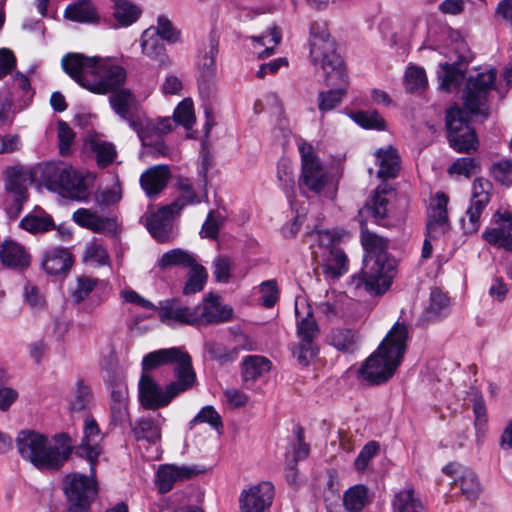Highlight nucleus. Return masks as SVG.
Segmentation results:
<instances>
[{
  "instance_id": "1a4fd4ad",
  "label": "nucleus",
  "mask_w": 512,
  "mask_h": 512,
  "mask_svg": "<svg viewBox=\"0 0 512 512\" xmlns=\"http://www.w3.org/2000/svg\"><path fill=\"white\" fill-rule=\"evenodd\" d=\"M497 70L491 68L484 72L470 75L462 90L464 107L473 115L488 117V97L495 88Z\"/></svg>"
},
{
  "instance_id": "473e14b6",
  "label": "nucleus",
  "mask_w": 512,
  "mask_h": 512,
  "mask_svg": "<svg viewBox=\"0 0 512 512\" xmlns=\"http://www.w3.org/2000/svg\"><path fill=\"white\" fill-rule=\"evenodd\" d=\"M196 262L195 257L180 248H175L164 253L157 261V267L160 270H166L171 267L189 268Z\"/></svg>"
},
{
  "instance_id": "5fc2aeb1",
  "label": "nucleus",
  "mask_w": 512,
  "mask_h": 512,
  "mask_svg": "<svg viewBox=\"0 0 512 512\" xmlns=\"http://www.w3.org/2000/svg\"><path fill=\"white\" fill-rule=\"evenodd\" d=\"M157 33L158 37L169 43H176L180 40V31L177 30L172 22L164 15H161L157 19V26L151 27Z\"/></svg>"
},
{
  "instance_id": "ddd939ff",
  "label": "nucleus",
  "mask_w": 512,
  "mask_h": 512,
  "mask_svg": "<svg viewBox=\"0 0 512 512\" xmlns=\"http://www.w3.org/2000/svg\"><path fill=\"white\" fill-rule=\"evenodd\" d=\"M446 126L450 145L456 151L470 153L476 149V134L463 110L457 106L449 109L446 114Z\"/></svg>"
},
{
  "instance_id": "0eeeda50",
  "label": "nucleus",
  "mask_w": 512,
  "mask_h": 512,
  "mask_svg": "<svg viewBox=\"0 0 512 512\" xmlns=\"http://www.w3.org/2000/svg\"><path fill=\"white\" fill-rule=\"evenodd\" d=\"M310 58L320 64L325 73L326 85L336 84V78L345 80L346 68L336 45L324 23H313L310 28Z\"/></svg>"
},
{
  "instance_id": "5701e85b",
  "label": "nucleus",
  "mask_w": 512,
  "mask_h": 512,
  "mask_svg": "<svg viewBox=\"0 0 512 512\" xmlns=\"http://www.w3.org/2000/svg\"><path fill=\"white\" fill-rule=\"evenodd\" d=\"M166 419L160 414L142 417L135 421L132 432L137 441H147L156 444L161 440V430Z\"/></svg>"
},
{
  "instance_id": "c03bdc74",
  "label": "nucleus",
  "mask_w": 512,
  "mask_h": 512,
  "mask_svg": "<svg viewBox=\"0 0 512 512\" xmlns=\"http://www.w3.org/2000/svg\"><path fill=\"white\" fill-rule=\"evenodd\" d=\"M281 38V30L277 26H272L261 36H252L251 40L265 46V50L259 53V58H265L274 53L275 47L280 43Z\"/></svg>"
},
{
  "instance_id": "de8ad7c7",
  "label": "nucleus",
  "mask_w": 512,
  "mask_h": 512,
  "mask_svg": "<svg viewBox=\"0 0 512 512\" xmlns=\"http://www.w3.org/2000/svg\"><path fill=\"white\" fill-rule=\"evenodd\" d=\"M441 68L443 70V74L439 73L438 76L441 80L440 88L447 92H451L458 88L464 79V72L458 69L455 65H450L448 63L442 64Z\"/></svg>"
},
{
  "instance_id": "6e6552de",
  "label": "nucleus",
  "mask_w": 512,
  "mask_h": 512,
  "mask_svg": "<svg viewBox=\"0 0 512 512\" xmlns=\"http://www.w3.org/2000/svg\"><path fill=\"white\" fill-rule=\"evenodd\" d=\"M165 365H174L176 381L196 383V373L192 365L191 356L181 347L163 348L146 354L142 359L143 373Z\"/></svg>"
},
{
  "instance_id": "e2e57ef3",
  "label": "nucleus",
  "mask_w": 512,
  "mask_h": 512,
  "mask_svg": "<svg viewBox=\"0 0 512 512\" xmlns=\"http://www.w3.org/2000/svg\"><path fill=\"white\" fill-rule=\"evenodd\" d=\"M379 449H380V445L378 442H376V441L368 442L362 448V450L358 454L357 458L355 459L354 466H355L356 470L359 472L364 471L367 468L369 461L375 455H377V453L379 452Z\"/></svg>"
},
{
  "instance_id": "c85d7f7f",
  "label": "nucleus",
  "mask_w": 512,
  "mask_h": 512,
  "mask_svg": "<svg viewBox=\"0 0 512 512\" xmlns=\"http://www.w3.org/2000/svg\"><path fill=\"white\" fill-rule=\"evenodd\" d=\"M64 18L73 22L96 24L100 17L91 0H77L68 5L64 11Z\"/></svg>"
},
{
  "instance_id": "a18cd8bd",
  "label": "nucleus",
  "mask_w": 512,
  "mask_h": 512,
  "mask_svg": "<svg viewBox=\"0 0 512 512\" xmlns=\"http://www.w3.org/2000/svg\"><path fill=\"white\" fill-rule=\"evenodd\" d=\"M204 351L212 360H216L221 364L232 362L237 358V348L229 349L223 343L216 341H208L204 344Z\"/></svg>"
},
{
  "instance_id": "423d86ee",
  "label": "nucleus",
  "mask_w": 512,
  "mask_h": 512,
  "mask_svg": "<svg viewBox=\"0 0 512 512\" xmlns=\"http://www.w3.org/2000/svg\"><path fill=\"white\" fill-rule=\"evenodd\" d=\"M41 177L48 190L77 202H88L91 199L97 180L95 172L72 166L59 169L54 166V162H45Z\"/></svg>"
},
{
  "instance_id": "ea45409f",
  "label": "nucleus",
  "mask_w": 512,
  "mask_h": 512,
  "mask_svg": "<svg viewBox=\"0 0 512 512\" xmlns=\"http://www.w3.org/2000/svg\"><path fill=\"white\" fill-rule=\"evenodd\" d=\"M113 16L122 25L128 26L134 23L140 16L141 10L126 0H112Z\"/></svg>"
},
{
  "instance_id": "6ab92c4d",
  "label": "nucleus",
  "mask_w": 512,
  "mask_h": 512,
  "mask_svg": "<svg viewBox=\"0 0 512 512\" xmlns=\"http://www.w3.org/2000/svg\"><path fill=\"white\" fill-rule=\"evenodd\" d=\"M274 497V486L270 482H261L244 490L240 495L242 512H264Z\"/></svg>"
},
{
  "instance_id": "72a5a7b5",
  "label": "nucleus",
  "mask_w": 512,
  "mask_h": 512,
  "mask_svg": "<svg viewBox=\"0 0 512 512\" xmlns=\"http://www.w3.org/2000/svg\"><path fill=\"white\" fill-rule=\"evenodd\" d=\"M271 368V362L267 358L251 355L242 362V378L244 382L255 381Z\"/></svg>"
},
{
  "instance_id": "cd10ccee",
  "label": "nucleus",
  "mask_w": 512,
  "mask_h": 512,
  "mask_svg": "<svg viewBox=\"0 0 512 512\" xmlns=\"http://www.w3.org/2000/svg\"><path fill=\"white\" fill-rule=\"evenodd\" d=\"M94 402V395L89 383L83 378H78L71 388L68 398L71 412H87Z\"/></svg>"
},
{
  "instance_id": "338daca9",
  "label": "nucleus",
  "mask_w": 512,
  "mask_h": 512,
  "mask_svg": "<svg viewBox=\"0 0 512 512\" xmlns=\"http://www.w3.org/2000/svg\"><path fill=\"white\" fill-rule=\"evenodd\" d=\"M490 172L496 181L505 185L512 184V162H496Z\"/></svg>"
},
{
  "instance_id": "a211bd4d",
  "label": "nucleus",
  "mask_w": 512,
  "mask_h": 512,
  "mask_svg": "<svg viewBox=\"0 0 512 512\" xmlns=\"http://www.w3.org/2000/svg\"><path fill=\"white\" fill-rule=\"evenodd\" d=\"M448 197L443 192L436 193L427 211L426 233L430 239H437L449 230L447 215Z\"/></svg>"
},
{
  "instance_id": "aec40b11",
  "label": "nucleus",
  "mask_w": 512,
  "mask_h": 512,
  "mask_svg": "<svg viewBox=\"0 0 512 512\" xmlns=\"http://www.w3.org/2000/svg\"><path fill=\"white\" fill-rule=\"evenodd\" d=\"M495 228L486 229L482 237L492 246L512 251V213L496 211L494 214Z\"/></svg>"
},
{
  "instance_id": "7c9ffc66",
  "label": "nucleus",
  "mask_w": 512,
  "mask_h": 512,
  "mask_svg": "<svg viewBox=\"0 0 512 512\" xmlns=\"http://www.w3.org/2000/svg\"><path fill=\"white\" fill-rule=\"evenodd\" d=\"M322 263L321 268L327 276L331 278H338L347 272L348 259L342 249L339 247H332L321 255Z\"/></svg>"
},
{
  "instance_id": "20e7f679",
  "label": "nucleus",
  "mask_w": 512,
  "mask_h": 512,
  "mask_svg": "<svg viewBox=\"0 0 512 512\" xmlns=\"http://www.w3.org/2000/svg\"><path fill=\"white\" fill-rule=\"evenodd\" d=\"M21 457L39 470L58 471L72 453V443L65 433L52 439L33 430L21 431L16 438Z\"/></svg>"
},
{
  "instance_id": "c756f323",
  "label": "nucleus",
  "mask_w": 512,
  "mask_h": 512,
  "mask_svg": "<svg viewBox=\"0 0 512 512\" xmlns=\"http://www.w3.org/2000/svg\"><path fill=\"white\" fill-rule=\"evenodd\" d=\"M42 265L48 274L59 275L70 269L72 257L65 248H50L44 254Z\"/></svg>"
},
{
  "instance_id": "a878e982",
  "label": "nucleus",
  "mask_w": 512,
  "mask_h": 512,
  "mask_svg": "<svg viewBox=\"0 0 512 512\" xmlns=\"http://www.w3.org/2000/svg\"><path fill=\"white\" fill-rule=\"evenodd\" d=\"M35 173L19 164L8 167L5 177V190L12 194L29 195L28 186L34 182Z\"/></svg>"
},
{
  "instance_id": "052dcab7",
  "label": "nucleus",
  "mask_w": 512,
  "mask_h": 512,
  "mask_svg": "<svg viewBox=\"0 0 512 512\" xmlns=\"http://www.w3.org/2000/svg\"><path fill=\"white\" fill-rule=\"evenodd\" d=\"M83 260L85 262L104 265L108 262L109 256L106 249L100 243L93 241L86 246Z\"/></svg>"
},
{
  "instance_id": "bb28decb",
  "label": "nucleus",
  "mask_w": 512,
  "mask_h": 512,
  "mask_svg": "<svg viewBox=\"0 0 512 512\" xmlns=\"http://www.w3.org/2000/svg\"><path fill=\"white\" fill-rule=\"evenodd\" d=\"M162 41L154 29H146L141 36V50L151 60L158 62L160 67H168L171 61Z\"/></svg>"
},
{
  "instance_id": "49530a36",
  "label": "nucleus",
  "mask_w": 512,
  "mask_h": 512,
  "mask_svg": "<svg viewBox=\"0 0 512 512\" xmlns=\"http://www.w3.org/2000/svg\"><path fill=\"white\" fill-rule=\"evenodd\" d=\"M330 343L340 351L353 352L357 345V335L350 329H336L330 335Z\"/></svg>"
},
{
  "instance_id": "6e6d98bb",
  "label": "nucleus",
  "mask_w": 512,
  "mask_h": 512,
  "mask_svg": "<svg viewBox=\"0 0 512 512\" xmlns=\"http://www.w3.org/2000/svg\"><path fill=\"white\" fill-rule=\"evenodd\" d=\"M318 348L314 341L300 340L293 349V355L298 363L307 366L317 355Z\"/></svg>"
},
{
  "instance_id": "4468645a",
  "label": "nucleus",
  "mask_w": 512,
  "mask_h": 512,
  "mask_svg": "<svg viewBox=\"0 0 512 512\" xmlns=\"http://www.w3.org/2000/svg\"><path fill=\"white\" fill-rule=\"evenodd\" d=\"M492 184L482 177L476 178L472 185V196L465 216L460 220L466 234L476 233L480 228V217L490 202Z\"/></svg>"
},
{
  "instance_id": "f03ea898",
  "label": "nucleus",
  "mask_w": 512,
  "mask_h": 512,
  "mask_svg": "<svg viewBox=\"0 0 512 512\" xmlns=\"http://www.w3.org/2000/svg\"><path fill=\"white\" fill-rule=\"evenodd\" d=\"M361 244L366 252L360 273L351 277L349 287L355 291L364 290L372 295L385 293L396 274V265L387 254L389 240L361 228Z\"/></svg>"
},
{
  "instance_id": "13d9d810",
  "label": "nucleus",
  "mask_w": 512,
  "mask_h": 512,
  "mask_svg": "<svg viewBox=\"0 0 512 512\" xmlns=\"http://www.w3.org/2000/svg\"><path fill=\"white\" fill-rule=\"evenodd\" d=\"M297 334L300 340L314 341L319 335V327L312 313L297 323Z\"/></svg>"
},
{
  "instance_id": "7ed1b4c3",
  "label": "nucleus",
  "mask_w": 512,
  "mask_h": 512,
  "mask_svg": "<svg viewBox=\"0 0 512 512\" xmlns=\"http://www.w3.org/2000/svg\"><path fill=\"white\" fill-rule=\"evenodd\" d=\"M63 70L79 85L96 94L119 89L126 81V70L99 57L69 53L62 58Z\"/></svg>"
},
{
  "instance_id": "9b49d317",
  "label": "nucleus",
  "mask_w": 512,
  "mask_h": 512,
  "mask_svg": "<svg viewBox=\"0 0 512 512\" xmlns=\"http://www.w3.org/2000/svg\"><path fill=\"white\" fill-rule=\"evenodd\" d=\"M90 477L80 473H70L63 480V491L67 497L70 512H88L91 502L97 495L95 473Z\"/></svg>"
},
{
  "instance_id": "e433bc0d",
  "label": "nucleus",
  "mask_w": 512,
  "mask_h": 512,
  "mask_svg": "<svg viewBox=\"0 0 512 512\" xmlns=\"http://www.w3.org/2000/svg\"><path fill=\"white\" fill-rule=\"evenodd\" d=\"M449 311V300L439 289L432 290L430 304L425 309L422 320L424 322L436 321L445 316Z\"/></svg>"
},
{
  "instance_id": "393cba45",
  "label": "nucleus",
  "mask_w": 512,
  "mask_h": 512,
  "mask_svg": "<svg viewBox=\"0 0 512 512\" xmlns=\"http://www.w3.org/2000/svg\"><path fill=\"white\" fill-rule=\"evenodd\" d=\"M170 176L171 172L167 165H155L141 175L140 185L145 194L152 198L166 187Z\"/></svg>"
},
{
  "instance_id": "37998d69",
  "label": "nucleus",
  "mask_w": 512,
  "mask_h": 512,
  "mask_svg": "<svg viewBox=\"0 0 512 512\" xmlns=\"http://www.w3.org/2000/svg\"><path fill=\"white\" fill-rule=\"evenodd\" d=\"M457 482L459 483L462 494L468 500L476 499L481 492V485L476 474L467 468L461 471V475L458 477Z\"/></svg>"
},
{
  "instance_id": "69168bd1",
  "label": "nucleus",
  "mask_w": 512,
  "mask_h": 512,
  "mask_svg": "<svg viewBox=\"0 0 512 512\" xmlns=\"http://www.w3.org/2000/svg\"><path fill=\"white\" fill-rule=\"evenodd\" d=\"M261 302L267 307L271 308L275 305L279 297V291L275 280L264 281L260 285Z\"/></svg>"
},
{
  "instance_id": "4c0bfd02",
  "label": "nucleus",
  "mask_w": 512,
  "mask_h": 512,
  "mask_svg": "<svg viewBox=\"0 0 512 512\" xmlns=\"http://www.w3.org/2000/svg\"><path fill=\"white\" fill-rule=\"evenodd\" d=\"M73 221L83 228L94 232H100L106 228L110 220L99 216L96 212L87 208H79L72 215Z\"/></svg>"
},
{
  "instance_id": "a19ab883",
  "label": "nucleus",
  "mask_w": 512,
  "mask_h": 512,
  "mask_svg": "<svg viewBox=\"0 0 512 512\" xmlns=\"http://www.w3.org/2000/svg\"><path fill=\"white\" fill-rule=\"evenodd\" d=\"M189 268L188 278L183 288L184 295H191L202 291L208 277L206 269L197 262Z\"/></svg>"
},
{
  "instance_id": "bf43d9fd",
  "label": "nucleus",
  "mask_w": 512,
  "mask_h": 512,
  "mask_svg": "<svg viewBox=\"0 0 512 512\" xmlns=\"http://www.w3.org/2000/svg\"><path fill=\"white\" fill-rule=\"evenodd\" d=\"M219 33L212 29L209 34V42H210V50L204 57V62L202 64L203 75L210 77L214 73L215 62L214 58L218 54V45H219Z\"/></svg>"
},
{
  "instance_id": "f257e3e1",
  "label": "nucleus",
  "mask_w": 512,
  "mask_h": 512,
  "mask_svg": "<svg viewBox=\"0 0 512 512\" xmlns=\"http://www.w3.org/2000/svg\"><path fill=\"white\" fill-rule=\"evenodd\" d=\"M109 101L113 110L136 131L142 143V157L172 156L162 139L163 135L172 131V121L169 117L157 120L149 118L128 89H117Z\"/></svg>"
},
{
  "instance_id": "4be33fe9",
  "label": "nucleus",
  "mask_w": 512,
  "mask_h": 512,
  "mask_svg": "<svg viewBox=\"0 0 512 512\" xmlns=\"http://www.w3.org/2000/svg\"><path fill=\"white\" fill-rule=\"evenodd\" d=\"M0 261L6 268L22 271L30 266L31 256L24 246L6 239L0 246Z\"/></svg>"
},
{
  "instance_id": "680f3d73",
  "label": "nucleus",
  "mask_w": 512,
  "mask_h": 512,
  "mask_svg": "<svg viewBox=\"0 0 512 512\" xmlns=\"http://www.w3.org/2000/svg\"><path fill=\"white\" fill-rule=\"evenodd\" d=\"M233 261L226 255H219L213 261V273L217 282L227 283L231 277Z\"/></svg>"
},
{
  "instance_id": "c9c22d12",
  "label": "nucleus",
  "mask_w": 512,
  "mask_h": 512,
  "mask_svg": "<svg viewBox=\"0 0 512 512\" xmlns=\"http://www.w3.org/2000/svg\"><path fill=\"white\" fill-rule=\"evenodd\" d=\"M393 512H422L423 505L413 488H405L395 494L392 500Z\"/></svg>"
},
{
  "instance_id": "603ef678",
  "label": "nucleus",
  "mask_w": 512,
  "mask_h": 512,
  "mask_svg": "<svg viewBox=\"0 0 512 512\" xmlns=\"http://www.w3.org/2000/svg\"><path fill=\"white\" fill-rule=\"evenodd\" d=\"M427 85V77L424 69L420 67H409L405 74L406 90L415 93L422 91Z\"/></svg>"
},
{
  "instance_id": "3c124183",
  "label": "nucleus",
  "mask_w": 512,
  "mask_h": 512,
  "mask_svg": "<svg viewBox=\"0 0 512 512\" xmlns=\"http://www.w3.org/2000/svg\"><path fill=\"white\" fill-rule=\"evenodd\" d=\"M350 117L365 129H386V122L377 111H358L351 113Z\"/></svg>"
},
{
  "instance_id": "f704fd0d",
  "label": "nucleus",
  "mask_w": 512,
  "mask_h": 512,
  "mask_svg": "<svg viewBox=\"0 0 512 512\" xmlns=\"http://www.w3.org/2000/svg\"><path fill=\"white\" fill-rule=\"evenodd\" d=\"M110 185L99 188L94 193V199L97 205L109 207L118 203L122 199V186L119 176L115 173L110 175Z\"/></svg>"
},
{
  "instance_id": "b1692460",
  "label": "nucleus",
  "mask_w": 512,
  "mask_h": 512,
  "mask_svg": "<svg viewBox=\"0 0 512 512\" xmlns=\"http://www.w3.org/2000/svg\"><path fill=\"white\" fill-rule=\"evenodd\" d=\"M197 474L194 468L166 464L159 467L156 475V484L160 493L169 492L179 480L190 479Z\"/></svg>"
},
{
  "instance_id": "9d476101",
  "label": "nucleus",
  "mask_w": 512,
  "mask_h": 512,
  "mask_svg": "<svg viewBox=\"0 0 512 512\" xmlns=\"http://www.w3.org/2000/svg\"><path fill=\"white\" fill-rule=\"evenodd\" d=\"M193 386L194 384L188 383V381L175 380L162 389L148 373H142L139 381L140 403L146 409L156 410L167 406L174 397Z\"/></svg>"
},
{
  "instance_id": "2f4dec72",
  "label": "nucleus",
  "mask_w": 512,
  "mask_h": 512,
  "mask_svg": "<svg viewBox=\"0 0 512 512\" xmlns=\"http://www.w3.org/2000/svg\"><path fill=\"white\" fill-rule=\"evenodd\" d=\"M348 76L345 72V80L341 81L336 78V84L329 85L330 87H336L328 91H322L318 94V108L322 113L328 112L336 108L341 102L343 97L347 93L348 88Z\"/></svg>"
},
{
  "instance_id": "39448f33",
  "label": "nucleus",
  "mask_w": 512,
  "mask_h": 512,
  "mask_svg": "<svg viewBox=\"0 0 512 512\" xmlns=\"http://www.w3.org/2000/svg\"><path fill=\"white\" fill-rule=\"evenodd\" d=\"M407 327L396 323L376 352L370 355L359 369L360 376L369 384L385 383L401 364L406 351Z\"/></svg>"
},
{
  "instance_id": "2eb2a0df",
  "label": "nucleus",
  "mask_w": 512,
  "mask_h": 512,
  "mask_svg": "<svg viewBox=\"0 0 512 512\" xmlns=\"http://www.w3.org/2000/svg\"><path fill=\"white\" fill-rule=\"evenodd\" d=\"M232 307L224 305L220 297L209 293L195 306V326L217 325L232 320Z\"/></svg>"
},
{
  "instance_id": "0e129e2a",
  "label": "nucleus",
  "mask_w": 512,
  "mask_h": 512,
  "mask_svg": "<svg viewBox=\"0 0 512 512\" xmlns=\"http://www.w3.org/2000/svg\"><path fill=\"white\" fill-rule=\"evenodd\" d=\"M480 171V162H453L448 168L449 175L456 177L463 176L464 178H470L476 175Z\"/></svg>"
},
{
  "instance_id": "dca6fc26",
  "label": "nucleus",
  "mask_w": 512,
  "mask_h": 512,
  "mask_svg": "<svg viewBox=\"0 0 512 512\" xmlns=\"http://www.w3.org/2000/svg\"><path fill=\"white\" fill-rule=\"evenodd\" d=\"M102 439L103 435L101 434L96 420L92 416L87 415L84 420L83 438L76 448V454L89 461L92 474H94L98 457L102 453V447L100 445Z\"/></svg>"
},
{
  "instance_id": "58836bf2",
  "label": "nucleus",
  "mask_w": 512,
  "mask_h": 512,
  "mask_svg": "<svg viewBox=\"0 0 512 512\" xmlns=\"http://www.w3.org/2000/svg\"><path fill=\"white\" fill-rule=\"evenodd\" d=\"M368 501V489L360 484L349 488L343 496L344 506L350 512H360Z\"/></svg>"
},
{
  "instance_id": "4d7b16f0",
  "label": "nucleus",
  "mask_w": 512,
  "mask_h": 512,
  "mask_svg": "<svg viewBox=\"0 0 512 512\" xmlns=\"http://www.w3.org/2000/svg\"><path fill=\"white\" fill-rule=\"evenodd\" d=\"M57 136L59 141V152L63 157H68L70 154L71 146L74 143L75 133L70 126L64 122L59 121L57 124Z\"/></svg>"
},
{
  "instance_id": "774afa93",
  "label": "nucleus",
  "mask_w": 512,
  "mask_h": 512,
  "mask_svg": "<svg viewBox=\"0 0 512 512\" xmlns=\"http://www.w3.org/2000/svg\"><path fill=\"white\" fill-rule=\"evenodd\" d=\"M388 199L382 192H375L370 203L367 204L368 210L375 219H383L387 213Z\"/></svg>"
},
{
  "instance_id": "864d4df0",
  "label": "nucleus",
  "mask_w": 512,
  "mask_h": 512,
  "mask_svg": "<svg viewBox=\"0 0 512 512\" xmlns=\"http://www.w3.org/2000/svg\"><path fill=\"white\" fill-rule=\"evenodd\" d=\"M53 226V220L50 216L27 215L21 222L20 227L30 233H43L50 230Z\"/></svg>"
},
{
  "instance_id": "412c9836",
  "label": "nucleus",
  "mask_w": 512,
  "mask_h": 512,
  "mask_svg": "<svg viewBox=\"0 0 512 512\" xmlns=\"http://www.w3.org/2000/svg\"><path fill=\"white\" fill-rule=\"evenodd\" d=\"M180 212H175L171 204L160 207L146 219V226L150 234L161 243L173 238V219Z\"/></svg>"
},
{
  "instance_id": "09e8293b",
  "label": "nucleus",
  "mask_w": 512,
  "mask_h": 512,
  "mask_svg": "<svg viewBox=\"0 0 512 512\" xmlns=\"http://www.w3.org/2000/svg\"><path fill=\"white\" fill-rule=\"evenodd\" d=\"M172 121V128L174 123L184 126L186 129H191L195 123V115L193 110V102L190 98H185L176 107Z\"/></svg>"
},
{
  "instance_id": "8fccbe9b",
  "label": "nucleus",
  "mask_w": 512,
  "mask_h": 512,
  "mask_svg": "<svg viewBox=\"0 0 512 512\" xmlns=\"http://www.w3.org/2000/svg\"><path fill=\"white\" fill-rule=\"evenodd\" d=\"M86 143L96 155L97 160H114L117 157V150L112 142L91 136Z\"/></svg>"
},
{
  "instance_id": "79ce46f5",
  "label": "nucleus",
  "mask_w": 512,
  "mask_h": 512,
  "mask_svg": "<svg viewBox=\"0 0 512 512\" xmlns=\"http://www.w3.org/2000/svg\"><path fill=\"white\" fill-rule=\"evenodd\" d=\"M178 187L180 190L179 196L171 203L174 207L175 212H180L187 205L200 203V198L194 191L192 184L187 179H180L178 181Z\"/></svg>"
},
{
  "instance_id": "f8f14e48",
  "label": "nucleus",
  "mask_w": 512,
  "mask_h": 512,
  "mask_svg": "<svg viewBox=\"0 0 512 512\" xmlns=\"http://www.w3.org/2000/svg\"><path fill=\"white\" fill-rule=\"evenodd\" d=\"M340 176L338 170L328 168L323 162H302L299 187L315 194L334 193Z\"/></svg>"
},
{
  "instance_id": "f3484780",
  "label": "nucleus",
  "mask_w": 512,
  "mask_h": 512,
  "mask_svg": "<svg viewBox=\"0 0 512 512\" xmlns=\"http://www.w3.org/2000/svg\"><path fill=\"white\" fill-rule=\"evenodd\" d=\"M156 311L159 320L168 326L175 324L195 326V306H186L178 298L160 301Z\"/></svg>"
}]
</instances>
